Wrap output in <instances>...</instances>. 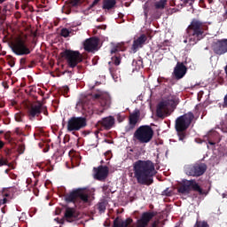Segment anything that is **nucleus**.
I'll list each match as a JSON object with an SVG mask.
<instances>
[{
  "mask_svg": "<svg viewBox=\"0 0 227 227\" xmlns=\"http://www.w3.org/2000/svg\"><path fill=\"white\" fill-rule=\"evenodd\" d=\"M134 171L138 184H152V176L157 174L153 163L150 160L137 161L134 164Z\"/></svg>",
  "mask_w": 227,
  "mask_h": 227,
  "instance_id": "1",
  "label": "nucleus"
},
{
  "mask_svg": "<svg viewBox=\"0 0 227 227\" xmlns=\"http://www.w3.org/2000/svg\"><path fill=\"white\" fill-rule=\"evenodd\" d=\"M178 104V98L174 96H170L167 101H162L159 104L157 108V115L160 118H163V116H168L171 111H173L175 106Z\"/></svg>",
  "mask_w": 227,
  "mask_h": 227,
  "instance_id": "2",
  "label": "nucleus"
},
{
  "mask_svg": "<svg viewBox=\"0 0 227 227\" xmlns=\"http://www.w3.org/2000/svg\"><path fill=\"white\" fill-rule=\"evenodd\" d=\"M134 137L139 143H150L153 137V129L150 126H141L134 133Z\"/></svg>",
  "mask_w": 227,
  "mask_h": 227,
  "instance_id": "3",
  "label": "nucleus"
},
{
  "mask_svg": "<svg viewBox=\"0 0 227 227\" xmlns=\"http://www.w3.org/2000/svg\"><path fill=\"white\" fill-rule=\"evenodd\" d=\"M201 23L196 20H194L192 24L189 27V31H193L192 35L189 36L188 39L184 40V43H187V42L190 43V45H194L198 40H200L201 35H203V32H201Z\"/></svg>",
  "mask_w": 227,
  "mask_h": 227,
  "instance_id": "4",
  "label": "nucleus"
},
{
  "mask_svg": "<svg viewBox=\"0 0 227 227\" xmlns=\"http://www.w3.org/2000/svg\"><path fill=\"white\" fill-rule=\"evenodd\" d=\"M193 118L194 115L192 114V113H188L184 115L178 117L176 121V129L177 132H184V130L189 129V125H191Z\"/></svg>",
  "mask_w": 227,
  "mask_h": 227,
  "instance_id": "5",
  "label": "nucleus"
},
{
  "mask_svg": "<svg viewBox=\"0 0 227 227\" xmlns=\"http://www.w3.org/2000/svg\"><path fill=\"white\" fill-rule=\"evenodd\" d=\"M62 56L67 59V65H69L71 68L77 67L78 63L82 61L81 53H79V51H66L62 53Z\"/></svg>",
  "mask_w": 227,
  "mask_h": 227,
  "instance_id": "6",
  "label": "nucleus"
},
{
  "mask_svg": "<svg viewBox=\"0 0 227 227\" xmlns=\"http://www.w3.org/2000/svg\"><path fill=\"white\" fill-rule=\"evenodd\" d=\"M11 49L17 54V56H24V54H29L31 52L24 43V41L20 38L16 39L14 42L11 43Z\"/></svg>",
  "mask_w": 227,
  "mask_h": 227,
  "instance_id": "7",
  "label": "nucleus"
},
{
  "mask_svg": "<svg viewBox=\"0 0 227 227\" xmlns=\"http://www.w3.org/2000/svg\"><path fill=\"white\" fill-rule=\"evenodd\" d=\"M179 192L182 194H184L185 192H189V191H197V192H200V194H203V191L196 184L195 181L192 180H184L183 185L178 189Z\"/></svg>",
  "mask_w": 227,
  "mask_h": 227,
  "instance_id": "8",
  "label": "nucleus"
},
{
  "mask_svg": "<svg viewBox=\"0 0 227 227\" xmlns=\"http://www.w3.org/2000/svg\"><path fill=\"white\" fill-rule=\"evenodd\" d=\"M82 127H86V120L84 118H72L67 122V130L72 132V130H80Z\"/></svg>",
  "mask_w": 227,
  "mask_h": 227,
  "instance_id": "9",
  "label": "nucleus"
},
{
  "mask_svg": "<svg viewBox=\"0 0 227 227\" xmlns=\"http://www.w3.org/2000/svg\"><path fill=\"white\" fill-rule=\"evenodd\" d=\"M206 169H207V167L201 164V165L186 167L185 172H186V175H189L190 176H201V175L205 173Z\"/></svg>",
  "mask_w": 227,
  "mask_h": 227,
  "instance_id": "10",
  "label": "nucleus"
},
{
  "mask_svg": "<svg viewBox=\"0 0 227 227\" xmlns=\"http://www.w3.org/2000/svg\"><path fill=\"white\" fill-rule=\"evenodd\" d=\"M213 49L216 54H224L227 52V39L218 41L213 46Z\"/></svg>",
  "mask_w": 227,
  "mask_h": 227,
  "instance_id": "11",
  "label": "nucleus"
},
{
  "mask_svg": "<svg viewBox=\"0 0 227 227\" xmlns=\"http://www.w3.org/2000/svg\"><path fill=\"white\" fill-rule=\"evenodd\" d=\"M109 174V169L106 167H99L98 168H94V178L97 180H104L107 177Z\"/></svg>",
  "mask_w": 227,
  "mask_h": 227,
  "instance_id": "12",
  "label": "nucleus"
},
{
  "mask_svg": "<svg viewBox=\"0 0 227 227\" xmlns=\"http://www.w3.org/2000/svg\"><path fill=\"white\" fill-rule=\"evenodd\" d=\"M98 47V39L97 38L87 39L84 43V49L89 52H91V51H97Z\"/></svg>",
  "mask_w": 227,
  "mask_h": 227,
  "instance_id": "13",
  "label": "nucleus"
},
{
  "mask_svg": "<svg viewBox=\"0 0 227 227\" xmlns=\"http://www.w3.org/2000/svg\"><path fill=\"white\" fill-rule=\"evenodd\" d=\"M187 72V68H185V66L184 64L178 63L174 70V74L176 79H182L184 75H185Z\"/></svg>",
  "mask_w": 227,
  "mask_h": 227,
  "instance_id": "14",
  "label": "nucleus"
},
{
  "mask_svg": "<svg viewBox=\"0 0 227 227\" xmlns=\"http://www.w3.org/2000/svg\"><path fill=\"white\" fill-rule=\"evenodd\" d=\"M146 42V35H142L140 37H138L137 40L134 41L132 50L134 52L139 49V47H143V43Z\"/></svg>",
  "mask_w": 227,
  "mask_h": 227,
  "instance_id": "15",
  "label": "nucleus"
},
{
  "mask_svg": "<svg viewBox=\"0 0 227 227\" xmlns=\"http://www.w3.org/2000/svg\"><path fill=\"white\" fill-rule=\"evenodd\" d=\"M78 196H80L81 200H82L83 201H88V195L86 194H80L78 192H71L67 198V201H74V200H75V198H77Z\"/></svg>",
  "mask_w": 227,
  "mask_h": 227,
  "instance_id": "16",
  "label": "nucleus"
},
{
  "mask_svg": "<svg viewBox=\"0 0 227 227\" xmlns=\"http://www.w3.org/2000/svg\"><path fill=\"white\" fill-rule=\"evenodd\" d=\"M103 127H106V129H111L114 125V118L112 116L106 117L103 119L102 121Z\"/></svg>",
  "mask_w": 227,
  "mask_h": 227,
  "instance_id": "17",
  "label": "nucleus"
},
{
  "mask_svg": "<svg viewBox=\"0 0 227 227\" xmlns=\"http://www.w3.org/2000/svg\"><path fill=\"white\" fill-rule=\"evenodd\" d=\"M65 217L68 223H72V221H74V217H75L74 215V208L67 207L66 210Z\"/></svg>",
  "mask_w": 227,
  "mask_h": 227,
  "instance_id": "18",
  "label": "nucleus"
},
{
  "mask_svg": "<svg viewBox=\"0 0 227 227\" xmlns=\"http://www.w3.org/2000/svg\"><path fill=\"white\" fill-rule=\"evenodd\" d=\"M114 4H116V0H105L103 4V9L111 10V8H114Z\"/></svg>",
  "mask_w": 227,
  "mask_h": 227,
  "instance_id": "19",
  "label": "nucleus"
},
{
  "mask_svg": "<svg viewBox=\"0 0 227 227\" xmlns=\"http://www.w3.org/2000/svg\"><path fill=\"white\" fill-rule=\"evenodd\" d=\"M40 111H42V105L38 104L31 107L30 109V115L36 116L40 114Z\"/></svg>",
  "mask_w": 227,
  "mask_h": 227,
  "instance_id": "20",
  "label": "nucleus"
},
{
  "mask_svg": "<svg viewBox=\"0 0 227 227\" xmlns=\"http://www.w3.org/2000/svg\"><path fill=\"white\" fill-rule=\"evenodd\" d=\"M166 6V0H160V2L156 3V8L161 9Z\"/></svg>",
  "mask_w": 227,
  "mask_h": 227,
  "instance_id": "21",
  "label": "nucleus"
},
{
  "mask_svg": "<svg viewBox=\"0 0 227 227\" xmlns=\"http://www.w3.org/2000/svg\"><path fill=\"white\" fill-rule=\"evenodd\" d=\"M137 122V117L136 115H130L129 117L130 125H136Z\"/></svg>",
  "mask_w": 227,
  "mask_h": 227,
  "instance_id": "22",
  "label": "nucleus"
},
{
  "mask_svg": "<svg viewBox=\"0 0 227 227\" xmlns=\"http://www.w3.org/2000/svg\"><path fill=\"white\" fill-rule=\"evenodd\" d=\"M61 35L67 38V36H69L70 35V31H68V29L67 28H63L62 31H61Z\"/></svg>",
  "mask_w": 227,
  "mask_h": 227,
  "instance_id": "23",
  "label": "nucleus"
},
{
  "mask_svg": "<svg viewBox=\"0 0 227 227\" xmlns=\"http://www.w3.org/2000/svg\"><path fill=\"white\" fill-rule=\"evenodd\" d=\"M71 162H72V164H73L74 166H79V163H80L79 158H77V157L72 158V159H71Z\"/></svg>",
  "mask_w": 227,
  "mask_h": 227,
  "instance_id": "24",
  "label": "nucleus"
},
{
  "mask_svg": "<svg viewBox=\"0 0 227 227\" xmlns=\"http://www.w3.org/2000/svg\"><path fill=\"white\" fill-rule=\"evenodd\" d=\"M195 227H208V224L205 222H197Z\"/></svg>",
  "mask_w": 227,
  "mask_h": 227,
  "instance_id": "25",
  "label": "nucleus"
},
{
  "mask_svg": "<svg viewBox=\"0 0 227 227\" xmlns=\"http://www.w3.org/2000/svg\"><path fill=\"white\" fill-rule=\"evenodd\" d=\"M8 164V161L4 158H0V166H6Z\"/></svg>",
  "mask_w": 227,
  "mask_h": 227,
  "instance_id": "26",
  "label": "nucleus"
},
{
  "mask_svg": "<svg viewBox=\"0 0 227 227\" xmlns=\"http://www.w3.org/2000/svg\"><path fill=\"white\" fill-rule=\"evenodd\" d=\"M15 120H16V121H22V119H20V114H17L15 115Z\"/></svg>",
  "mask_w": 227,
  "mask_h": 227,
  "instance_id": "27",
  "label": "nucleus"
},
{
  "mask_svg": "<svg viewBox=\"0 0 227 227\" xmlns=\"http://www.w3.org/2000/svg\"><path fill=\"white\" fill-rule=\"evenodd\" d=\"M78 3H79V0H71V4H72L73 6L77 5Z\"/></svg>",
  "mask_w": 227,
  "mask_h": 227,
  "instance_id": "28",
  "label": "nucleus"
},
{
  "mask_svg": "<svg viewBox=\"0 0 227 227\" xmlns=\"http://www.w3.org/2000/svg\"><path fill=\"white\" fill-rule=\"evenodd\" d=\"M114 65H120V59L118 57L114 59Z\"/></svg>",
  "mask_w": 227,
  "mask_h": 227,
  "instance_id": "29",
  "label": "nucleus"
},
{
  "mask_svg": "<svg viewBox=\"0 0 227 227\" xmlns=\"http://www.w3.org/2000/svg\"><path fill=\"white\" fill-rule=\"evenodd\" d=\"M116 51H120V48L118 46L111 51V52H116Z\"/></svg>",
  "mask_w": 227,
  "mask_h": 227,
  "instance_id": "30",
  "label": "nucleus"
},
{
  "mask_svg": "<svg viewBox=\"0 0 227 227\" xmlns=\"http://www.w3.org/2000/svg\"><path fill=\"white\" fill-rule=\"evenodd\" d=\"M3 146H4V143H3V141L0 140V148H3Z\"/></svg>",
  "mask_w": 227,
  "mask_h": 227,
  "instance_id": "31",
  "label": "nucleus"
},
{
  "mask_svg": "<svg viewBox=\"0 0 227 227\" xmlns=\"http://www.w3.org/2000/svg\"><path fill=\"white\" fill-rule=\"evenodd\" d=\"M98 1H100V0H95L94 2H93V6H95V4H97L98 3Z\"/></svg>",
  "mask_w": 227,
  "mask_h": 227,
  "instance_id": "32",
  "label": "nucleus"
},
{
  "mask_svg": "<svg viewBox=\"0 0 227 227\" xmlns=\"http://www.w3.org/2000/svg\"><path fill=\"white\" fill-rule=\"evenodd\" d=\"M4 203H6V199H4L3 201H0V205Z\"/></svg>",
  "mask_w": 227,
  "mask_h": 227,
  "instance_id": "33",
  "label": "nucleus"
},
{
  "mask_svg": "<svg viewBox=\"0 0 227 227\" xmlns=\"http://www.w3.org/2000/svg\"><path fill=\"white\" fill-rule=\"evenodd\" d=\"M99 210L104 211V210H105V207H102V206H100V207H99Z\"/></svg>",
  "mask_w": 227,
  "mask_h": 227,
  "instance_id": "34",
  "label": "nucleus"
},
{
  "mask_svg": "<svg viewBox=\"0 0 227 227\" xmlns=\"http://www.w3.org/2000/svg\"><path fill=\"white\" fill-rule=\"evenodd\" d=\"M152 227H157V223H154Z\"/></svg>",
  "mask_w": 227,
  "mask_h": 227,
  "instance_id": "35",
  "label": "nucleus"
},
{
  "mask_svg": "<svg viewBox=\"0 0 227 227\" xmlns=\"http://www.w3.org/2000/svg\"><path fill=\"white\" fill-rule=\"evenodd\" d=\"M4 1H6V0H0V4H1V3H4Z\"/></svg>",
  "mask_w": 227,
  "mask_h": 227,
  "instance_id": "36",
  "label": "nucleus"
},
{
  "mask_svg": "<svg viewBox=\"0 0 227 227\" xmlns=\"http://www.w3.org/2000/svg\"><path fill=\"white\" fill-rule=\"evenodd\" d=\"M184 3H187V1H189V0H182Z\"/></svg>",
  "mask_w": 227,
  "mask_h": 227,
  "instance_id": "37",
  "label": "nucleus"
},
{
  "mask_svg": "<svg viewBox=\"0 0 227 227\" xmlns=\"http://www.w3.org/2000/svg\"><path fill=\"white\" fill-rule=\"evenodd\" d=\"M98 97H99V96H98V95H97V96H96V98H98Z\"/></svg>",
  "mask_w": 227,
  "mask_h": 227,
  "instance_id": "38",
  "label": "nucleus"
}]
</instances>
